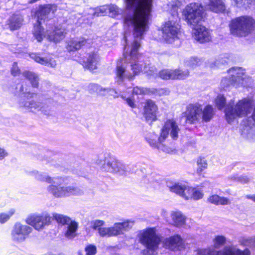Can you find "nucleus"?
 I'll list each match as a JSON object with an SVG mask.
<instances>
[{"instance_id": "f257e3e1", "label": "nucleus", "mask_w": 255, "mask_h": 255, "mask_svg": "<svg viewBox=\"0 0 255 255\" xmlns=\"http://www.w3.org/2000/svg\"><path fill=\"white\" fill-rule=\"evenodd\" d=\"M127 8L131 14L125 19L126 24L132 28L134 38L129 54L124 53L120 63H135L138 59V50L140 40L148 29V22L152 9V0H126Z\"/></svg>"}, {"instance_id": "f03ea898", "label": "nucleus", "mask_w": 255, "mask_h": 255, "mask_svg": "<svg viewBox=\"0 0 255 255\" xmlns=\"http://www.w3.org/2000/svg\"><path fill=\"white\" fill-rule=\"evenodd\" d=\"M183 15L193 29V37L195 40L201 43L211 40L208 29L201 24L205 16V10L201 4L194 2L188 4L183 10Z\"/></svg>"}, {"instance_id": "7ed1b4c3", "label": "nucleus", "mask_w": 255, "mask_h": 255, "mask_svg": "<svg viewBox=\"0 0 255 255\" xmlns=\"http://www.w3.org/2000/svg\"><path fill=\"white\" fill-rule=\"evenodd\" d=\"M138 238L139 242L146 248L143 251L145 255H156L161 240L154 228L141 231L138 234Z\"/></svg>"}, {"instance_id": "20e7f679", "label": "nucleus", "mask_w": 255, "mask_h": 255, "mask_svg": "<svg viewBox=\"0 0 255 255\" xmlns=\"http://www.w3.org/2000/svg\"><path fill=\"white\" fill-rule=\"evenodd\" d=\"M255 28V20L251 16H242L231 21L230 30L232 34L246 36L251 33Z\"/></svg>"}, {"instance_id": "39448f33", "label": "nucleus", "mask_w": 255, "mask_h": 255, "mask_svg": "<svg viewBox=\"0 0 255 255\" xmlns=\"http://www.w3.org/2000/svg\"><path fill=\"white\" fill-rule=\"evenodd\" d=\"M252 106V101L247 99L240 101L235 107L233 102H230L225 111L228 122L230 124L237 117L248 115L251 111Z\"/></svg>"}, {"instance_id": "423d86ee", "label": "nucleus", "mask_w": 255, "mask_h": 255, "mask_svg": "<svg viewBox=\"0 0 255 255\" xmlns=\"http://www.w3.org/2000/svg\"><path fill=\"white\" fill-rule=\"evenodd\" d=\"M179 130L180 129L174 120L172 119L167 120L162 128L160 136L158 137L160 143L158 149L167 153H174V149L166 146L161 143L167 138L169 133L173 139H176L178 137Z\"/></svg>"}, {"instance_id": "0eeeda50", "label": "nucleus", "mask_w": 255, "mask_h": 255, "mask_svg": "<svg viewBox=\"0 0 255 255\" xmlns=\"http://www.w3.org/2000/svg\"><path fill=\"white\" fill-rule=\"evenodd\" d=\"M244 71V69L238 67H235L229 69V73L231 77L224 78L221 81L222 85L224 88L230 85L245 86L248 78H247Z\"/></svg>"}, {"instance_id": "6e6552de", "label": "nucleus", "mask_w": 255, "mask_h": 255, "mask_svg": "<svg viewBox=\"0 0 255 255\" xmlns=\"http://www.w3.org/2000/svg\"><path fill=\"white\" fill-rule=\"evenodd\" d=\"M51 6L47 5L40 7L36 13L37 20L36 23L34 25L33 34L38 42L41 41L43 38L45 37L43 28L41 26V20L47 18V16L51 12Z\"/></svg>"}, {"instance_id": "1a4fd4ad", "label": "nucleus", "mask_w": 255, "mask_h": 255, "mask_svg": "<svg viewBox=\"0 0 255 255\" xmlns=\"http://www.w3.org/2000/svg\"><path fill=\"white\" fill-rule=\"evenodd\" d=\"M48 191L56 198L81 195L83 194V191L81 189L72 186L58 187L52 185L49 186Z\"/></svg>"}, {"instance_id": "9d476101", "label": "nucleus", "mask_w": 255, "mask_h": 255, "mask_svg": "<svg viewBox=\"0 0 255 255\" xmlns=\"http://www.w3.org/2000/svg\"><path fill=\"white\" fill-rule=\"evenodd\" d=\"M139 65H120L117 67V82L120 84L125 78L128 79H133L141 70Z\"/></svg>"}, {"instance_id": "9b49d317", "label": "nucleus", "mask_w": 255, "mask_h": 255, "mask_svg": "<svg viewBox=\"0 0 255 255\" xmlns=\"http://www.w3.org/2000/svg\"><path fill=\"white\" fill-rule=\"evenodd\" d=\"M105 224V222L103 220H95L91 222V228L97 231L101 237H116L119 235L116 223L111 227H104Z\"/></svg>"}, {"instance_id": "f8f14e48", "label": "nucleus", "mask_w": 255, "mask_h": 255, "mask_svg": "<svg viewBox=\"0 0 255 255\" xmlns=\"http://www.w3.org/2000/svg\"><path fill=\"white\" fill-rule=\"evenodd\" d=\"M102 169L110 173H116L120 175H125L126 168L125 165L118 160L111 157H106L102 163Z\"/></svg>"}, {"instance_id": "ddd939ff", "label": "nucleus", "mask_w": 255, "mask_h": 255, "mask_svg": "<svg viewBox=\"0 0 255 255\" xmlns=\"http://www.w3.org/2000/svg\"><path fill=\"white\" fill-rule=\"evenodd\" d=\"M53 217L57 222L67 225V229L65 234L66 238L71 239L76 236V232L78 228V224L76 222L72 221L69 217L61 214H53Z\"/></svg>"}, {"instance_id": "4468645a", "label": "nucleus", "mask_w": 255, "mask_h": 255, "mask_svg": "<svg viewBox=\"0 0 255 255\" xmlns=\"http://www.w3.org/2000/svg\"><path fill=\"white\" fill-rule=\"evenodd\" d=\"M180 26L176 21L168 20L162 27L163 37L168 42H172L177 37L179 32Z\"/></svg>"}, {"instance_id": "2eb2a0df", "label": "nucleus", "mask_w": 255, "mask_h": 255, "mask_svg": "<svg viewBox=\"0 0 255 255\" xmlns=\"http://www.w3.org/2000/svg\"><path fill=\"white\" fill-rule=\"evenodd\" d=\"M32 231V229L27 225L16 223L11 232L12 240L16 242H23Z\"/></svg>"}, {"instance_id": "dca6fc26", "label": "nucleus", "mask_w": 255, "mask_h": 255, "mask_svg": "<svg viewBox=\"0 0 255 255\" xmlns=\"http://www.w3.org/2000/svg\"><path fill=\"white\" fill-rule=\"evenodd\" d=\"M202 113V108L201 105L198 103L189 104L185 113L187 122L192 124L198 122L201 118Z\"/></svg>"}, {"instance_id": "f3484780", "label": "nucleus", "mask_w": 255, "mask_h": 255, "mask_svg": "<svg viewBox=\"0 0 255 255\" xmlns=\"http://www.w3.org/2000/svg\"><path fill=\"white\" fill-rule=\"evenodd\" d=\"M51 217L49 215H32L26 219V222L28 225L33 226L36 230H40L43 227L51 222Z\"/></svg>"}, {"instance_id": "a211bd4d", "label": "nucleus", "mask_w": 255, "mask_h": 255, "mask_svg": "<svg viewBox=\"0 0 255 255\" xmlns=\"http://www.w3.org/2000/svg\"><path fill=\"white\" fill-rule=\"evenodd\" d=\"M162 244L164 248L172 251H181L184 248L183 240L178 235L165 238Z\"/></svg>"}, {"instance_id": "6ab92c4d", "label": "nucleus", "mask_w": 255, "mask_h": 255, "mask_svg": "<svg viewBox=\"0 0 255 255\" xmlns=\"http://www.w3.org/2000/svg\"><path fill=\"white\" fill-rule=\"evenodd\" d=\"M35 94L34 93H27L25 94V97H27V100H23L21 101L19 105L20 108L24 109L33 111L34 110H42V112L46 115H50V112H44L42 109V104L40 102H35L33 100H30Z\"/></svg>"}, {"instance_id": "aec40b11", "label": "nucleus", "mask_w": 255, "mask_h": 255, "mask_svg": "<svg viewBox=\"0 0 255 255\" xmlns=\"http://www.w3.org/2000/svg\"><path fill=\"white\" fill-rule=\"evenodd\" d=\"M158 75L163 80L184 79L188 77L189 72L187 70L163 69L158 73Z\"/></svg>"}, {"instance_id": "412c9836", "label": "nucleus", "mask_w": 255, "mask_h": 255, "mask_svg": "<svg viewBox=\"0 0 255 255\" xmlns=\"http://www.w3.org/2000/svg\"><path fill=\"white\" fill-rule=\"evenodd\" d=\"M158 108L154 102L151 100H146L144 106L143 116L147 121H154L156 120Z\"/></svg>"}, {"instance_id": "4be33fe9", "label": "nucleus", "mask_w": 255, "mask_h": 255, "mask_svg": "<svg viewBox=\"0 0 255 255\" xmlns=\"http://www.w3.org/2000/svg\"><path fill=\"white\" fill-rule=\"evenodd\" d=\"M205 7L210 10L216 12H223L226 6L223 0H204Z\"/></svg>"}, {"instance_id": "5701e85b", "label": "nucleus", "mask_w": 255, "mask_h": 255, "mask_svg": "<svg viewBox=\"0 0 255 255\" xmlns=\"http://www.w3.org/2000/svg\"><path fill=\"white\" fill-rule=\"evenodd\" d=\"M216 255H250L251 252L248 249L242 251L235 246L225 247L222 250L216 251Z\"/></svg>"}, {"instance_id": "b1692460", "label": "nucleus", "mask_w": 255, "mask_h": 255, "mask_svg": "<svg viewBox=\"0 0 255 255\" xmlns=\"http://www.w3.org/2000/svg\"><path fill=\"white\" fill-rule=\"evenodd\" d=\"M66 34V29L62 26L55 27L52 32L50 33L47 31V38L50 41L57 43L64 39Z\"/></svg>"}, {"instance_id": "393cba45", "label": "nucleus", "mask_w": 255, "mask_h": 255, "mask_svg": "<svg viewBox=\"0 0 255 255\" xmlns=\"http://www.w3.org/2000/svg\"><path fill=\"white\" fill-rule=\"evenodd\" d=\"M23 21L21 15L14 14L7 20V25L11 30H16L21 26Z\"/></svg>"}, {"instance_id": "a878e982", "label": "nucleus", "mask_w": 255, "mask_h": 255, "mask_svg": "<svg viewBox=\"0 0 255 255\" xmlns=\"http://www.w3.org/2000/svg\"><path fill=\"white\" fill-rule=\"evenodd\" d=\"M86 43V40L83 38L72 39L67 42L66 49L68 51L78 50Z\"/></svg>"}, {"instance_id": "bb28decb", "label": "nucleus", "mask_w": 255, "mask_h": 255, "mask_svg": "<svg viewBox=\"0 0 255 255\" xmlns=\"http://www.w3.org/2000/svg\"><path fill=\"white\" fill-rule=\"evenodd\" d=\"M167 187L171 192L175 193L186 199H188L185 194V191L187 189L186 185L179 183L173 184L170 182H167Z\"/></svg>"}, {"instance_id": "cd10ccee", "label": "nucleus", "mask_w": 255, "mask_h": 255, "mask_svg": "<svg viewBox=\"0 0 255 255\" xmlns=\"http://www.w3.org/2000/svg\"><path fill=\"white\" fill-rule=\"evenodd\" d=\"M208 201L216 205H227L231 204V201L228 198L216 194L210 196L208 199Z\"/></svg>"}, {"instance_id": "c85d7f7f", "label": "nucleus", "mask_w": 255, "mask_h": 255, "mask_svg": "<svg viewBox=\"0 0 255 255\" xmlns=\"http://www.w3.org/2000/svg\"><path fill=\"white\" fill-rule=\"evenodd\" d=\"M134 223V221L129 220L122 223H116L119 235L123 234L124 232L130 229Z\"/></svg>"}, {"instance_id": "c756f323", "label": "nucleus", "mask_w": 255, "mask_h": 255, "mask_svg": "<svg viewBox=\"0 0 255 255\" xmlns=\"http://www.w3.org/2000/svg\"><path fill=\"white\" fill-rule=\"evenodd\" d=\"M173 223L177 227L183 225L185 222V218L180 212H174L171 214Z\"/></svg>"}, {"instance_id": "7c9ffc66", "label": "nucleus", "mask_w": 255, "mask_h": 255, "mask_svg": "<svg viewBox=\"0 0 255 255\" xmlns=\"http://www.w3.org/2000/svg\"><path fill=\"white\" fill-rule=\"evenodd\" d=\"M23 75L30 82L32 87L35 88L38 87L39 79L38 76L35 73L31 71H26L23 73Z\"/></svg>"}, {"instance_id": "2f4dec72", "label": "nucleus", "mask_w": 255, "mask_h": 255, "mask_svg": "<svg viewBox=\"0 0 255 255\" xmlns=\"http://www.w3.org/2000/svg\"><path fill=\"white\" fill-rule=\"evenodd\" d=\"M213 115V109L211 106L207 105L204 110H202V119L203 121L207 122L211 120Z\"/></svg>"}, {"instance_id": "473e14b6", "label": "nucleus", "mask_w": 255, "mask_h": 255, "mask_svg": "<svg viewBox=\"0 0 255 255\" xmlns=\"http://www.w3.org/2000/svg\"><path fill=\"white\" fill-rule=\"evenodd\" d=\"M30 56L31 58L33 59L37 63H45L46 64H51L53 60L50 57H41L39 54L36 53H32L30 54Z\"/></svg>"}, {"instance_id": "72a5a7b5", "label": "nucleus", "mask_w": 255, "mask_h": 255, "mask_svg": "<svg viewBox=\"0 0 255 255\" xmlns=\"http://www.w3.org/2000/svg\"><path fill=\"white\" fill-rule=\"evenodd\" d=\"M188 191L191 193V198L195 200H198L203 197V192L197 188H188Z\"/></svg>"}, {"instance_id": "f704fd0d", "label": "nucleus", "mask_w": 255, "mask_h": 255, "mask_svg": "<svg viewBox=\"0 0 255 255\" xmlns=\"http://www.w3.org/2000/svg\"><path fill=\"white\" fill-rule=\"evenodd\" d=\"M170 91L167 88H151L150 89V94H153L159 96L168 95Z\"/></svg>"}, {"instance_id": "c9c22d12", "label": "nucleus", "mask_w": 255, "mask_h": 255, "mask_svg": "<svg viewBox=\"0 0 255 255\" xmlns=\"http://www.w3.org/2000/svg\"><path fill=\"white\" fill-rule=\"evenodd\" d=\"M237 7L246 9L251 4L252 0H232Z\"/></svg>"}, {"instance_id": "e433bc0d", "label": "nucleus", "mask_w": 255, "mask_h": 255, "mask_svg": "<svg viewBox=\"0 0 255 255\" xmlns=\"http://www.w3.org/2000/svg\"><path fill=\"white\" fill-rule=\"evenodd\" d=\"M15 210L13 209H10L7 213H2L0 214V223L3 224L7 222L10 218L14 214Z\"/></svg>"}, {"instance_id": "4c0bfd02", "label": "nucleus", "mask_w": 255, "mask_h": 255, "mask_svg": "<svg viewBox=\"0 0 255 255\" xmlns=\"http://www.w3.org/2000/svg\"><path fill=\"white\" fill-rule=\"evenodd\" d=\"M197 165L198 166V168L197 169V172L199 173L202 172L208 167L207 161L204 158H199L197 160Z\"/></svg>"}, {"instance_id": "58836bf2", "label": "nucleus", "mask_w": 255, "mask_h": 255, "mask_svg": "<svg viewBox=\"0 0 255 255\" xmlns=\"http://www.w3.org/2000/svg\"><path fill=\"white\" fill-rule=\"evenodd\" d=\"M216 251L213 249H200L197 250L196 255H216Z\"/></svg>"}, {"instance_id": "ea45409f", "label": "nucleus", "mask_w": 255, "mask_h": 255, "mask_svg": "<svg viewBox=\"0 0 255 255\" xmlns=\"http://www.w3.org/2000/svg\"><path fill=\"white\" fill-rule=\"evenodd\" d=\"M150 66L151 65H145L143 70V71L148 75H157L158 73H157V70L154 65Z\"/></svg>"}, {"instance_id": "a19ab883", "label": "nucleus", "mask_w": 255, "mask_h": 255, "mask_svg": "<svg viewBox=\"0 0 255 255\" xmlns=\"http://www.w3.org/2000/svg\"><path fill=\"white\" fill-rule=\"evenodd\" d=\"M132 93L135 95L150 94V89L137 86L133 89Z\"/></svg>"}, {"instance_id": "79ce46f5", "label": "nucleus", "mask_w": 255, "mask_h": 255, "mask_svg": "<svg viewBox=\"0 0 255 255\" xmlns=\"http://www.w3.org/2000/svg\"><path fill=\"white\" fill-rule=\"evenodd\" d=\"M100 62V57L97 53H90L87 58V62L89 64H93Z\"/></svg>"}, {"instance_id": "37998d69", "label": "nucleus", "mask_w": 255, "mask_h": 255, "mask_svg": "<svg viewBox=\"0 0 255 255\" xmlns=\"http://www.w3.org/2000/svg\"><path fill=\"white\" fill-rule=\"evenodd\" d=\"M226 242V238L223 236H218L214 240V246L215 248H219Z\"/></svg>"}, {"instance_id": "c03bdc74", "label": "nucleus", "mask_w": 255, "mask_h": 255, "mask_svg": "<svg viewBox=\"0 0 255 255\" xmlns=\"http://www.w3.org/2000/svg\"><path fill=\"white\" fill-rule=\"evenodd\" d=\"M35 178L40 181H46L48 183H52L53 179L48 176H45L39 173L37 171L33 172Z\"/></svg>"}, {"instance_id": "a18cd8bd", "label": "nucleus", "mask_w": 255, "mask_h": 255, "mask_svg": "<svg viewBox=\"0 0 255 255\" xmlns=\"http://www.w3.org/2000/svg\"><path fill=\"white\" fill-rule=\"evenodd\" d=\"M225 103L226 100L224 96L219 95L217 97L216 100V104L219 110H221L224 107Z\"/></svg>"}, {"instance_id": "49530a36", "label": "nucleus", "mask_w": 255, "mask_h": 255, "mask_svg": "<svg viewBox=\"0 0 255 255\" xmlns=\"http://www.w3.org/2000/svg\"><path fill=\"white\" fill-rule=\"evenodd\" d=\"M87 255H95L97 253V248L95 245H89L85 249Z\"/></svg>"}, {"instance_id": "de8ad7c7", "label": "nucleus", "mask_w": 255, "mask_h": 255, "mask_svg": "<svg viewBox=\"0 0 255 255\" xmlns=\"http://www.w3.org/2000/svg\"><path fill=\"white\" fill-rule=\"evenodd\" d=\"M89 89L90 91H92L93 92H96L99 93L104 91L103 88L101 87L98 84L95 83L90 84L89 86Z\"/></svg>"}, {"instance_id": "09e8293b", "label": "nucleus", "mask_w": 255, "mask_h": 255, "mask_svg": "<svg viewBox=\"0 0 255 255\" xmlns=\"http://www.w3.org/2000/svg\"><path fill=\"white\" fill-rule=\"evenodd\" d=\"M145 139L151 146L158 149V146H159L160 143L159 141H157L156 139L154 138L153 137H146Z\"/></svg>"}, {"instance_id": "8fccbe9b", "label": "nucleus", "mask_w": 255, "mask_h": 255, "mask_svg": "<svg viewBox=\"0 0 255 255\" xmlns=\"http://www.w3.org/2000/svg\"><path fill=\"white\" fill-rule=\"evenodd\" d=\"M242 244L244 246L255 247V238H251L243 240Z\"/></svg>"}, {"instance_id": "3c124183", "label": "nucleus", "mask_w": 255, "mask_h": 255, "mask_svg": "<svg viewBox=\"0 0 255 255\" xmlns=\"http://www.w3.org/2000/svg\"><path fill=\"white\" fill-rule=\"evenodd\" d=\"M108 9V6H101L99 9H97L95 12L94 13V15L97 16H101L104 15L106 13H107L106 10Z\"/></svg>"}, {"instance_id": "603ef678", "label": "nucleus", "mask_w": 255, "mask_h": 255, "mask_svg": "<svg viewBox=\"0 0 255 255\" xmlns=\"http://www.w3.org/2000/svg\"><path fill=\"white\" fill-rule=\"evenodd\" d=\"M234 180L241 182L242 184H246L249 182L250 179L247 176L234 177Z\"/></svg>"}, {"instance_id": "864d4df0", "label": "nucleus", "mask_w": 255, "mask_h": 255, "mask_svg": "<svg viewBox=\"0 0 255 255\" xmlns=\"http://www.w3.org/2000/svg\"><path fill=\"white\" fill-rule=\"evenodd\" d=\"M121 98L126 101L127 104L131 108H134L136 107V104L133 100L130 98H126L123 95L121 96Z\"/></svg>"}, {"instance_id": "5fc2aeb1", "label": "nucleus", "mask_w": 255, "mask_h": 255, "mask_svg": "<svg viewBox=\"0 0 255 255\" xmlns=\"http://www.w3.org/2000/svg\"><path fill=\"white\" fill-rule=\"evenodd\" d=\"M11 74L13 76H19L20 74V70L17 65H13L11 68Z\"/></svg>"}, {"instance_id": "6e6d98bb", "label": "nucleus", "mask_w": 255, "mask_h": 255, "mask_svg": "<svg viewBox=\"0 0 255 255\" xmlns=\"http://www.w3.org/2000/svg\"><path fill=\"white\" fill-rule=\"evenodd\" d=\"M108 10L112 16H115L118 13V7L114 5L108 6Z\"/></svg>"}, {"instance_id": "4d7b16f0", "label": "nucleus", "mask_w": 255, "mask_h": 255, "mask_svg": "<svg viewBox=\"0 0 255 255\" xmlns=\"http://www.w3.org/2000/svg\"><path fill=\"white\" fill-rule=\"evenodd\" d=\"M202 59H199L196 57H191L186 61V63L189 64H194L195 63L203 62Z\"/></svg>"}, {"instance_id": "13d9d810", "label": "nucleus", "mask_w": 255, "mask_h": 255, "mask_svg": "<svg viewBox=\"0 0 255 255\" xmlns=\"http://www.w3.org/2000/svg\"><path fill=\"white\" fill-rule=\"evenodd\" d=\"M104 91L109 93L110 95L113 96L114 98L119 97L117 92L114 89L111 88H104Z\"/></svg>"}, {"instance_id": "bf43d9fd", "label": "nucleus", "mask_w": 255, "mask_h": 255, "mask_svg": "<svg viewBox=\"0 0 255 255\" xmlns=\"http://www.w3.org/2000/svg\"><path fill=\"white\" fill-rule=\"evenodd\" d=\"M84 69L86 70H89V71L94 73L96 72V70L97 69V67L96 65H85L84 66Z\"/></svg>"}, {"instance_id": "052dcab7", "label": "nucleus", "mask_w": 255, "mask_h": 255, "mask_svg": "<svg viewBox=\"0 0 255 255\" xmlns=\"http://www.w3.org/2000/svg\"><path fill=\"white\" fill-rule=\"evenodd\" d=\"M6 155L7 153L5 152L4 150L0 148V159H3Z\"/></svg>"}, {"instance_id": "680f3d73", "label": "nucleus", "mask_w": 255, "mask_h": 255, "mask_svg": "<svg viewBox=\"0 0 255 255\" xmlns=\"http://www.w3.org/2000/svg\"><path fill=\"white\" fill-rule=\"evenodd\" d=\"M247 199H251L255 202V195H248L246 196Z\"/></svg>"}, {"instance_id": "e2e57ef3", "label": "nucleus", "mask_w": 255, "mask_h": 255, "mask_svg": "<svg viewBox=\"0 0 255 255\" xmlns=\"http://www.w3.org/2000/svg\"><path fill=\"white\" fill-rule=\"evenodd\" d=\"M20 91H21V92H23V87H22V86H21V87Z\"/></svg>"}]
</instances>
